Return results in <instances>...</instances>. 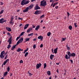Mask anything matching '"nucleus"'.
<instances>
[{"label": "nucleus", "mask_w": 79, "mask_h": 79, "mask_svg": "<svg viewBox=\"0 0 79 79\" xmlns=\"http://www.w3.org/2000/svg\"><path fill=\"white\" fill-rule=\"evenodd\" d=\"M20 37V36H19V37H17L16 39V40L17 41L18 40V39H19V38Z\"/></svg>", "instance_id": "obj_51"}, {"label": "nucleus", "mask_w": 79, "mask_h": 79, "mask_svg": "<svg viewBox=\"0 0 79 79\" xmlns=\"http://www.w3.org/2000/svg\"><path fill=\"white\" fill-rule=\"evenodd\" d=\"M72 27L71 26H69V28L70 30H72Z\"/></svg>", "instance_id": "obj_32"}, {"label": "nucleus", "mask_w": 79, "mask_h": 79, "mask_svg": "<svg viewBox=\"0 0 79 79\" xmlns=\"http://www.w3.org/2000/svg\"><path fill=\"white\" fill-rule=\"evenodd\" d=\"M66 38H63L62 39V40H61V42H62L63 41H64L66 40Z\"/></svg>", "instance_id": "obj_37"}, {"label": "nucleus", "mask_w": 79, "mask_h": 79, "mask_svg": "<svg viewBox=\"0 0 79 79\" xmlns=\"http://www.w3.org/2000/svg\"><path fill=\"white\" fill-rule=\"evenodd\" d=\"M40 26L39 25H37L36 27V28L35 29V30L38 31V30L40 28Z\"/></svg>", "instance_id": "obj_16"}, {"label": "nucleus", "mask_w": 79, "mask_h": 79, "mask_svg": "<svg viewBox=\"0 0 79 79\" xmlns=\"http://www.w3.org/2000/svg\"><path fill=\"white\" fill-rule=\"evenodd\" d=\"M6 29L8 30V31H12L11 29L9 27H6Z\"/></svg>", "instance_id": "obj_18"}, {"label": "nucleus", "mask_w": 79, "mask_h": 79, "mask_svg": "<svg viewBox=\"0 0 79 79\" xmlns=\"http://www.w3.org/2000/svg\"><path fill=\"white\" fill-rule=\"evenodd\" d=\"M54 4H55V5H57L58 4V2H57L56 3H54Z\"/></svg>", "instance_id": "obj_63"}, {"label": "nucleus", "mask_w": 79, "mask_h": 79, "mask_svg": "<svg viewBox=\"0 0 79 79\" xmlns=\"http://www.w3.org/2000/svg\"><path fill=\"white\" fill-rule=\"evenodd\" d=\"M36 38H35V39H34L33 40L34 41H36Z\"/></svg>", "instance_id": "obj_62"}, {"label": "nucleus", "mask_w": 79, "mask_h": 79, "mask_svg": "<svg viewBox=\"0 0 79 79\" xmlns=\"http://www.w3.org/2000/svg\"><path fill=\"white\" fill-rule=\"evenodd\" d=\"M23 62L22 60H20V63H23Z\"/></svg>", "instance_id": "obj_46"}, {"label": "nucleus", "mask_w": 79, "mask_h": 79, "mask_svg": "<svg viewBox=\"0 0 79 79\" xmlns=\"http://www.w3.org/2000/svg\"><path fill=\"white\" fill-rule=\"evenodd\" d=\"M32 74L31 73H29V76H31V75H32Z\"/></svg>", "instance_id": "obj_54"}, {"label": "nucleus", "mask_w": 79, "mask_h": 79, "mask_svg": "<svg viewBox=\"0 0 79 79\" xmlns=\"http://www.w3.org/2000/svg\"><path fill=\"white\" fill-rule=\"evenodd\" d=\"M5 56V55H1L0 56V57L1 58L3 59V58H4Z\"/></svg>", "instance_id": "obj_24"}, {"label": "nucleus", "mask_w": 79, "mask_h": 79, "mask_svg": "<svg viewBox=\"0 0 79 79\" xmlns=\"http://www.w3.org/2000/svg\"><path fill=\"white\" fill-rule=\"evenodd\" d=\"M47 74L48 75L50 76L51 75V73L50 71H48L47 72Z\"/></svg>", "instance_id": "obj_26"}, {"label": "nucleus", "mask_w": 79, "mask_h": 79, "mask_svg": "<svg viewBox=\"0 0 79 79\" xmlns=\"http://www.w3.org/2000/svg\"><path fill=\"white\" fill-rule=\"evenodd\" d=\"M70 61H71V63H72L73 64V60H70Z\"/></svg>", "instance_id": "obj_61"}, {"label": "nucleus", "mask_w": 79, "mask_h": 79, "mask_svg": "<svg viewBox=\"0 0 79 79\" xmlns=\"http://www.w3.org/2000/svg\"><path fill=\"white\" fill-rule=\"evenodd\" d=\"M10 67L8 66V67L7 68V71H8V72H9V71H10Z\"/></svg>", "instance_id": "obj_28"}, {"label": "nucleus", "mask_w": 79, "mask_h": 79, "mask_svg": "<svg viewBox=\"0 0 79 79\" xmlns=\"http://www.w3.org/2000/svg\"><path fill=\"white\" fill-rule=\"evenodd\" d=\"M11 47V46L10 45V44H9L8 45V46L7 47L8 49H9V48H10Z\"/></svg>", "instance_id": "obj_31"}, {"label": "nucleus", "mask_w": 79, "mask_h": 79, "mask_svg": "<svg viewBox=\"0 0 79 79\" xmlns=\"http://www.w3.org/2000/svg\"><path fill=\"white\" fill-rule=\"evenodd\" d=\"M23 49H21L20 48H19L17 50V52H20V51H23Z\"/></svg>", "instance_id": "obj_17"}, {"label": "nucleus", "mask_w": 79, "mask_h": 79, "mask_svg": "<svg viewBox=\"0 0 79 79\" xmlns=\"http://www.w3.org/2000/svg\"><path fill=\"white\" fill-rule=\"evenodd\" d=\"M7 35H9L10 36H11V34H10V33H9V32H8L7 33Z\"/></svg>", "instance_id": "obj_42"}, {"label": "nucleus", "mask_w": 79, "mask_h": 79, "mask_svg": "<svg viewBox=\"0 0 79 79\" xmlns=\"http://www.w3.org/2000/svg\"><path fill=\"white\" fill-rule=\"evenodd\" d=\"M20 43V42L19 40L17 42V43H16V45H17L18 44H19Z\"/></svg>", "instance_id": "obj_43"}, {"label": "nucleus", "mask_w": 79, "mask_h": 79, "mask_svg": "<svg viewBox=\"0 0 79 79\" xmlns=\"http://www.w3.org/2000/svg\"><path fill=\"white\" fill-rule=\"evenodd\" d=\"M77 23H74V25H75V27H77L78 25H76Z\"/></svg>", "instance_id": "obj_38"}, {"label": "nucleus", "mask_w": 79, "mask_h": 79, "mask_svg": "<svg viewBox=\"0 0 79 79\" xmlns=\"http://www.w3.org/2000/svg\"><path fill=\"white\" fill-rule=\"evenodd\" d=\"M66 71L65 70V73H64V75H66Z\"/></svg>", "instance_id": "obj_55"}, {"label": "nucleus", "mask_w": 79, "mask_h": 79, "mask_svg": "<svg viewBox=\"0 0 79 79\" xmlns=\"http://www.w3.org/2000/svg\"><path fill=\"white\" fill-rule=\"evenodd\" d=\"M29 2V1H26L25 0H23L21 2V4L22 6H24L28 4Z\"/></svg>", "instance_id": "obj_1"}, {"label": "nucleus", "mask_w": 79, "mask_h": 79, "mask_svg": "<svg viewBox=\"0 0 79 79\" xmlns=\"http://www.w3.org/2000/svg\"><path fill=\"white\" fill-rule=\"evenodd\" d=\"M67 15H68V17H69V16L70 15V14L69 12H67Z\"/></svg>", "instance_id": "obj_44"}, {"label": "nucleus", "mask_w": 79, "mask_h": 79, "mask_svg": "<svg viewBox=\"0 0 79 79\" xmlns=\"http://www.w3.org/2000/svg\"><path fill=\"white\" fill-rule=\"evenodd\" d=\"M50 56V58L51 60H53V58L55 57L54 55L51 54Z\"/></svg>", "instance_id": "obj_13"}, {"label": "nucleus", "mask_w": 79, "mask_h": 79, "mask_svg": "<svg viewBox=\"0 0 79 79\" xmlns=\"http://www.w3.org/2000/svg\"><path fill=\"white\" fill-rule=\"evenodd\" d=\"M4 12V10H1V11L0 12V15L1 14H2Z\"/></svg>", "instance_id": "obj_40"}, {"label": "nucleus", "mask_w": 79, "mask_h": 79, "mask_svg": "<svg viewBox=\"0 0 79 79\" xmlns=\"http://www.w3.org/2000/svg\"><path fill=\"white\" fill-rule=\"evenodd\" d=\"M57 49H58V48H56L54 50V53H55V54H56V53H57Z\"/></svg>", "instance_id": "obj_12"}, {"label": "nucleus", "mask_w": 79, "mask_h": 79, "mask_svg": "<svg viewBox=\"0 0 79 79\" xmlns=\"http://www.w3.org/2000/svg\"><path fill=\"white\" fill-rule=\"evenodd\" d=\"M16 45V44H15L14 46H12L11 49V50H13L14 49V48H15Z\"/></svg>", "instance_id": "obj_22"}, {"label": "nucleus", "mask_w": 79, "mask_h": 79, "mask_svg": "<svg viewBox=\"0 0 79 79\" xmlns=\"http://www.w3.org/2000/svg\"><path fill=\"white\" fill-rule=\"evenodd\" d=\"M23 37L20 39L19 41L20 42V43L22 42L23 41Z\"/></svg>", "instance_id": "obj_19"}, {"label": "nucleus", "mask_w": 79, "mask_h": 79, "mask_svg": "<svg viewBox=\"0 0 79 79\" xmlns=\"http://www.w3.org/2000/svg\"><path fill=\"white\" fill-rule=\"evenodd\" d=\"M9 61V59H7L5 61H4V62L3 63V65H5Z\"/></svg>", "instance_id": "obj_10"}, {"label": "nucleus", "mask_w": 79, "mask_h": 79, "mask_svg": "<svg viewBox=\"0 0 79 79\" xmlns=\"http://www.w3.org/2000/svg\"><path fill=\"white\" fill-rule=\"evenodd\" d=\"M54 2V1L53 0H50V2Z\"/></svg>", "instance_id": "obj_59"}, {"label": "nucleus", "mask_w": 79, "mask_h": 79, "mask_svg": "<svg viewBox=\"0 0 79 79\" xmlns=\"http://www.w3.org/2000/svg\"><path fill=\"white\" fill-rule=\"evenodd\" d=\"M29 25V24H26L25 26V27H24V30H25V29H26L28 27V26Z\"/></svg>", "instance_id": "obj_15"}, {"label": "nucleus", "mask_w": 79, "mask_h": 79, "mask_svg": "<svg viewBox=\"0 0 79 79\" xmlns=\"http://www.w3.org/2000/svg\"><path fill=\"white\" fill-rule=\"evenodd\" d=\"M25 33V32H22L21 34L19 35V36H22V35H23L24 34V33Z\"/></svg>", "instance_id": "obj_33"}, {"label": "nucleus", "mask_w": 79, "mask_h": 79, "mask_svg": "<svg viewBox=\"0 0 79 79\" xmlns=\"http://www.w3.org/2000/svg\"><path fill=\"white\" fill-rule=\"evenodd\" d=\"M5 52L4 51H3L1 52L0 55H3V54H5Z\"/></svg>", "instance_id": "obj_21"}, {"label": "nucleus", "mask_w": 79, "mask_h": 79, "mask_svg": "<svg viewBox=\"0 0 79 79\" xmlns=\"http://www.w3.org/2000/svg\"><path fill=\"white\" fill-rule=\"evenodd\" d=\"M3 3L1 2V5H3Z\"/></svg>", "instance_id": "obj_64"}, {"label": "nucleus", "mask_w": 79, "mask_h": 79, "mask_svg": "<svg viewBox=\"0 0 79 79\" xmlns=\"http://www.w3.org/2000/svg\"><path fill=\"white\" fill-rule=\"evenodd\" d=\"M67 49L68 50H70V48L69 46V47H67Z\"/></svg>", "instance_id": "obj_47"}, {"label": "nucleus", "mask_w": 79, "mask_h": 79, "mask_svg": "<svg viewBox=\"0 0 79 79\" xmlns=\"http://www.w3.org/2000/svg\"><path fill=\"white\" fill-rule=\"evenodd\" d=\"M34 6V5L31 4L30 6L28 7L29 8V10H30L31 8H32Z\"/></svg>", "instance_id": "obj_9"}, {"label": "nucleus", "mask_w": 79, "mask_h": 79, "mask_svg": "<svg viewBox=\"0 0 79 79\" xmlns=\"http://www.w3.org/2000/svg\"><path fill=\"white\" fill-rule=\"evenodd\" d=\"M42 37H43L42 36H41V35L39 36L38 37V39H41V38H42Z\"/></svg>", "instance_id": "obj_36"}, {"label": "nucleus", "mask_w": 79, "mask_h": 79, "mask_svg": "<svg viewBox=\"0 0 79 79\" xmlns=\"http://www.w3.org/2000/svg\"><path fill=\"white\" fill-rule=\"evenodd\" d=\"M60 63V62H59L58 63H56V64H57V65H59Z\"/></svg>", "instance_id": "obj_56"}, {"label": "nucleus", "mask_w": 79, "mask_h": 79, "mask_svg": "<svg viewBox=\"0 0 79 79\" xmlns=\"http://www.w3.org/2000/svg\"><path fill=\"white\" fill-rule=\"evenodd\" d=\"M41 8L38 6V4H36L35 7V10H37L40 9Z\"/></svg>", "instance_id": "obj_7"}, {"label": "nucleus", "mask_w": 79, "mask_h": 79, "mask_svg": "<svg viewBox=\"0 0 79 79\" xmlns=\"http://www.w3.org/2000/svg\"><path fill=\"white\" fill-rule=\"evenodd\" d=\"M43 46V44H41L40 46V48H42V47Z\"/></svg>", "instance_id": "obj_48"}, {"label": "nucleus", "mask_w": 79, "mask_h": 79, "mask_svg": "<svg viewBox=\"0 0 79 79\" xmlns=\"http://www.w3.org/2000/svg\"><path fill=\"white\" fill-rule=\"evenodd\" d=\"M51 34V33L50 32H48V33H47V35L48 36H50V35Z\"/></svg>", "instance_id": "obj_39"}, {"label": "nucleus", "mask_w": 79, "mask_h": 79, "mask_svg": "<svg viewBox=\"0 0 79 79\" xmlns=\"http://www.w3.org/2000/svg\"><path fill=\"white\" fill-rule=\"evenodd\" d=\"M32 30V28H29L27 31V32L28 33L29 32H30Z\"/></svg>", "instance_id": "obj_14"}, {"label": "nucleus", "mask_w": 79, "mask_h": 79, "mask_svg": "<svg viewBox=\"0 0 79 79\" xmlns=\"http://www.w3.org/2000/svg\"><path fill=\"white\" fill-rule=\"evenodd\" d=\"M4 22H6V20H3V23Z\"/></svg>", "instance_id": "obj_60"}, {"label": "nucleus", "mask_w": 79, "mask_h": 79, "mask_svg": "<svg viewBox=\"0 0 79 79\" xmlns=\"http://www.w3.org/2000/svg\"><path fill=\"white\" fill-rule=\"evenodd\" d=\"M30 38H27L25 39V41L24 42H27L28 41H30Z\"/></svg>", "instance_id": "obj_20"}, {"label": "nucleus", "mask_w": 79, "mask_h": 79, "mask_svg": "<svg viewBox=\"0 0 79 79\" xmlns=\"http://www.w3.org/2000/svg\"><path fill=\"white\" fill-rule=\"evenodd\" d=\"M47 64L46 63H45L44 64V69H45V68H46Z\"/></svg>", "instance_id": "obj_27"}, {"label": "nucleus", "mask_w": 79, "mask_h": 79, "mask_svg": "<svg viewBox=\"0 0 79 79\" xmlns=\"http://www.w3.org/2000/svg\"><path fill=\"white\" fill-rule=\"evenodd\" d=\"M14 19V17L13 16H11V19L10 20H13Z\"/></svg>", "instance_id": "obj_35"}, {"label": "nucleus", "mask_w": 79, "mask_h": 79, "mask_svg": "<svg viewBox=\"0 0 79 79\" xmlns=\"http://www.w3.org/2000/svg\"><path fill=\"white\" fill-rule=\"evenodd\" d=\"M12 36H10V38L8 39V40L7 41L8 42H9V44L10 45L12 44Z\"/></svg>", "instance_id": "obj_5"}, {"label": "nucleus", "mask_w": 79, "mask_h": 79, "mask_svg": "<svg viewBox=\"0 0 79 79\" xmlns=\"http://www.w3.org/2000/svg\"><path fill=\"white\" fill-rule=\"evenodd\" d=\"M47 5L46 1L44 0L41 1L40 2V5L42 6H45Z\"/></svg>", "instance_id": "obj_3"}, {"label": "nucleus", "mask_w": 79, "mask_h": 79, "mask_svg": "<svg viewBox=\"0 0 79 79\" xmlns=\"http://www.w3.org/2000/svg\"><path fill=\"white\" fill-rule=\"evenodd\" d=\"M54 77H55V79H56L57 77V76L56 75H55V76H54Z\"/></svg>", "instance_id": "obj_49"}, {"label": "nucleus", "mask_w": 79, "mask_h": 79, "mask_svg": "<svg viewBox=\"0 0 79 79\" xmlns=\"http://www.w3.org/2000/svg\"><path fill=\"white\" fill-rule=\"evenodd\" d=\"M7 56H8L7 54L6 55V57H5V60H6L7 58Z\"/></svg>", "instance_id": "obj_45"}, {"label": "nucleus", "mask_w": 79, "mask_h": 79, "mask_svg": "<svg viewBox=\"0 0 79 79\" xmlns=\"http://www.w3.org/2000/svg\"><path fill=\"white\" fill-rule=\"evenodd\" d=\"M58 7V6H56V7H55V8H56V9H57Z\"/></svg>", "instance_id": "obj_58"}, {"label": "nucleus", "mask_w": 79, "mask_h": 79, "mask_svg": "<svg viewBox=\"0 0 79 79\" xmlns=\"http://www.w3.org/2000/svg\"><path fill=\"white\" fill-rule=\"evenodd\" d=\"M33 35V33H31L28 35V36H32Z\"/></svg>", "instance_id": "obj_34"}, {"label": "nucleus", "mask_w": 79, "mask_h": 79, "mask_svg": "<svg viewBox=\"0 0 79 79\" xmlns=\"http://www.w3.org/2000/svg\"><path fill=\"white\" fill-rule=\"evenodd\" d=\"M28 10H29L28 7H27L25 10L23 11L24 13L28 11Z\"/></svg>", "instance_id": "obj_11"}, {"label": "nucleus", "mask_w": 79, "mask_h": 79, "mask_svg": "<svg viewBox=\"0 0 79 79\" xmlns=\"http://www.w3.org/2000/svg\"><path fill=\"white\" fill-rule=\"evenodd\" d=\"M41 13V11L40 10H36V11L34 13V14L37 15L39 14H40Z\"/></svg>", "instance_id": "obj_4"}, {"label": "nucleus", "mask_w": 79, "mask_h": 79, "mask_svg": "<svg viewBox=\"0 0 79 79\" xmlns=\"http://www.w3.org/2000/svg\"><path fill=\"white\" fill-rule=\"evenodd\" d=\"M8 74V72H5L3 74V75L4 76H6Z\"/></svg>", "instance_id": "obj_25"}, {"label": "nucleus", "mask_w": 79, "mask_h": 79, "mask_svg": "<svg viewBox=\"0 0 79 79\" xmlns=\"http://www.w3.org/2000/svg\"><path fill=\"white\" fill-rule=\"evenodd\" d=\"M33 48L34 49H35V48H36V45L35 44H34L33 45Z\"/></svg>", "instance_id": "obj_41"}, {"label": "nucleus", "mask_w": 79, "mask_h": 79, "mask_svg": "<svg viewBox=\"0 0 79 79\" xmlns=\"http://www.w3.org/2000/svg\"><path fill=\"white\" fill-rule=\"evenodd\" d=\"M3 20H4V19L3 18L0 19V23H3Z\"/></svg>", "instance_id": "obj_23"}, {"label": "nucleus", "mask_w": 79, "mask_h": 79, "mask_svg": "<svg viewBox=\"0 0 79 79\" xmlns=\"http://www.w3.org/2000/svg\"><path fill=\"white\" fill-rule=\"evenodd\" d=\"M32 28H35V26H34V25H32Z\"/></svg>", "instance_id": "obj_53"}, {"label": "nucleus", "mask_w": 79, "mask_h": 79, "mask_svg": "<svg viewBox=\"0 0 79 79\" xmlns=\"http://www.w3.org/2000/svg\"><path fill=\"white\" fill-rule=\"evenodd\" d=\"M41 66V63H40L39 64H38L36 65V69H39V68Z\"/></svg>", "instance_id": "obj_6"}, {"label": "nucleus", "mask_w": 79, "mask_h": 79, "mask_svg": "<svg viewBox=\"0 0 79 79\" xmlns=\"http://www.w3.org/2000/svg\"><path fill=\"white\" fill-rule=\"evenodd\" d=\"M54 2H52V4L51 5V6H52L53 5Z\"/></svg>", "instance_id": "obj_57"}, {"label": "nucleus", "mask_w": 79, "mask_h": 79, "mask_svg": "<svg viewBox=\"0 0 79 79\" xmlns=\"http://www.w3.org/2000/svg\"><path fill=\"white\" fill-rule=\"evenodd\" d=\"M28 54V52H26L25 55V57H26V56H27V55Z\"/></svg>", "instance_id": "obj_30"}, {"label": "nucleus", "mask_w": 79, "mask_h": 79, "mask_svg": "<svg viewBox=\"0 0 79 79\" xmlns=\"http://www.w3.org/2000/svg\"><path fill=\"white\" fill-rule=\"evenodd\" d=\"M18 19H19V20H22L23 19H22L21 18H20L19 17L18 18Z\"/></svg>", "instance_id": "obj_52"}, {"label": "nucleus", "mask_w": 79, "mask_h": 79, "mask_svg": "<svg viewBox=\"0 0 79 79\" xmlns=\"http://www.w3.org/2000/svg\"><path fill=\"white\" fill-rule=\"evenodd\" d=\"M12 21H13V20H10V21L9 23L10 24H11V23H12Z\"/></svg>", "instance_id": "obj_50"}, {"label": "nucleus", "mask_w": 79, "mask_h": 79, "mask_svg": "<svg viewBox=\"0 0 79 79\" xmlns=\"http://www.w3.org/2000/svg\"><path fill=\"white\" fill-rule=\"evenodd\" d=\"M69 55V57H68ZM71 56L70 55V52H68V53H67V54L65 55V58L67 59V60H69L70 58V57Z\"/></svg>", "instance_id": "obj_2"}, {"label": "nucleus", "mask_w": 79, "mask_h": 79, "mask_svg": "<svg viewBox=\"0 0 79 79\" xmlns=\"http://www.w3.org/2000/svg\"><path fill=\"white\" fill-rule=\"evenodd\" d=\"M76 55V54L75 53L73 52L72 53H71L70 52V56H72V57H75Z\"/></svg>", "instance_id": "obj_8"}, {"label": "nucleus", "mask_w": 79, "mask_h": 79, "mask_svg": "<svg viewBox=\"0 0 79 79\" xmlns=\"http://www.w3.org/2000/svg\"><path fill=\"white\" fill-rule=\"evenodd\" d=\"M44 15H42L41 16H40V18L41 19H42L43 18H44Z\"/></svg>", "instance_id": "obj_29"}]
</instances>
